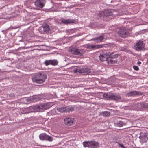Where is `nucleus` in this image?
I'll use <instances>...</instances> for the list:
<instances>
[{
  "label": "nucleus",
  "instance_id": "nucleus-1",
  "mask_svg": "<svg viewBox=\"0 0 148 148\" xmlns=\"http://www.w3.org/2000/svg\"><path fill=\"white\" fill-rule=\"evenodd\" d=\"M103 98L107 100H113L116 101H123L120 95L119 94L107 93H104L103 95Z\"/></svg>",
  "mask_w": 148,
  "mask_h": 148
},
{
  "label": "nucleus",
  "instance_id": "nucleus-2",
  "mask_svg": "<svg viewBox=\"0 0 148 148\" xmlns=\"http://www.w3.org/2000/svg\"><path fill=\"white\" fill-rule=\"evenodd\" d=\"M47 78V75L44 73H38L34 75L32 77V80L33 82L38 84H41L45 81Z\"/></svg>",
  "mask_w": 148,
  "mask_h": 148
},
{
  "label": "nucleus",
  "instance_id": "nucleus-3",
  "mask_svg": "<svg viewBox=\"0 0 148 148\" xmlns=\"http://www.w3.org/2000/svg\"><path fill=\"white\" fill-rule=\"evenodd\" d=\"M113 15L112 11L110 10H106L100 12L99 16L103 20L106 21H109L111 19L110 16Z\"/></svg>",
  "mask_w": 148,
  "mask_h": 148
},
{
  "label": "nucleus",
  "instance_id": "nucleus-4",
  "mask_svg": "<svg viewBox=\"0 0 148 148\" xmlns=\"http://www.w3.org/2000/svg\"><path fill=\"white\" fill-rule=\"evenodd\" d=\"M73 72L75 73H82L83 75H86L88 74H90L91 71L90 69L87 68H84L82 66L78 67L74 69L73 71Z\"/></svg>",
  "mask_w": 148,
  "mask_h": 148
},
{
  "label": "nucleus",
  "instance_id": "nucleus-5",
  "mask_svg": "<svg viewBox=\"0 0 148 148\" xmlns=\"http://www.w3.org/2000/svg\"><path fill=\"white\" fill-rule=\"evenodd\" d=\"M107 52L105 54H100L99 56L100 60L101 61L103 62L106 61L108 64H114L116 62V61L113 60H111L107 54Z\"/></svg>",
  "mask_w": 148,
  "mask_h": 148
},
{
  "label": "nucleus",
  "instance_id": "nucleus-6",
  "mask_svg": "<svg viewBox=\"0 0 148 148\" xmlns=\"http://www.w3.org/2000/svg\"><path fill=\"white\" fill-rule=\"evenodd\" d=\"M145 44L142 41H137L133 47V49L135 50L139 51L143 50L144 49Z\"/></svg>",
  "mask_w": 148,
  "mask_h": 148
},
{
  "label": "nucleus",
  "instance_id": "nucleus-7",
  "mask_svg": "<svg viewBox=\"0 0 148 148\" xmlns=\"http://www.w3.org/2000/svg\"><path fill=\"white\" fill-rule=\"evenodd\" d=\"M58 111L60 112H72L74 110V108L72 106H68L67 107H61L57 108Z\"/></svg>",
  "mask_w": 148,
  "mask_h": 148
},
{
  "label": "nucleus",
  "instance_id": "nucleus-8",
  "mask_svg": "<svg viewBox=\"0 0 148 148\" xmlns=\"http://www.w3.org/2000/svg\"><path fill=\"white\" fill-rule=\"evenodd\" d=\"M134 109L136 110H141L143 108H148V104L143 103H138L135 104L133 106Z\"/></svg>",
  "mask_w": 148,
  "mask_h": 148
},
{
  "label": "nucleus",
  "instance_id": "nucleus-9",
  "mask_svg": "<svg viewBox=\"0 0 148 148\" xmlns=\"http://www.w3.org/2000/svg\"><path fill=\"white\" fill-rule=\"evenodd\" d=\"M39 138L41 140L48 141L50 142L53 140V138L47 135L45 133H42L39 135Z\"/></svg>",
  "mask_w": 148,
  "mask_h": 148
},
{
  "label": "nucleus",
  "instance_id": "nucleus-10",
  "mask_svg": "<svg viewBox=\"0 0 148 148\" xmlns=\"http://www.w3.org/2000/svg\"><path fill=\"white\" fill-rule=\"evenodd\" d=\"M71 53L73 54L82 56L84 54L85 51L84 49H73L71 50Z\"/></svg>",
  "mask_w": 148,
  "mask_h": 148
},
{
  "label": "nucleus",
  "instance_id": "nucleus-11",
  "mask_svg": "<svg viewBox=\"0 0 148 148\" xmlns=\"http://www.w3.org/2000/svg\"><path fill=\"white\" fill-rule=\"evenodd\" d=\"M44 63L46 66L51 65L55 66L58 65V61L56 59L47 60L45 61Z\"/></svg>",
  "mask_w": 148,
  "mask_h": 148
},
{
  "label": "nucleus",
  "instance_id": "nucleus-12",
  "mask_svg": "<svg viewBox=\"0 0 148 148\" xmlns=\"http://www.w3.org/2000/svg\"><path fill=\"white\" fill-rule=\"evenodd\" d=\"M45 0H36L34 2L35 5L39 8H42L45 5Z\"/></svg>",
  "mask_w": 148,
  "mask_h": 148
},
{
  "label": "nucleus",
  "instance_id": "nucleus-13",
  "mask_svg": "<svg viewBox=\"0 0 148 148\" xmlns=\"http://www.w3.org/2000/svg\"><path fill=\"white\" fill-rule=\"evenodd\" d=\"M118 34L121 37L125 38L127 36L128 32L126 30L123 29H119L118 31Z\"/></svg>",
  "mask_w": 148,
  "mask_h": 148
},
{
  "label": "nucleus",
  "instance_id": "nucleus-14",
  "mask_svg": "<svg viewBox=\"0 0 148 148\" xmlns=\"http://www.w3.org/2000/svg\"><path fill=\"white\" fill-rule=\"evenodd\" d=\"M142 94V93L141 92H139L136 91H132L127 93L126 95V96L129 97L139 95Z\"/></svg>",
  "mask_w": 148,
  "mask_h": 148
},
{
  "label": "nucleus",
  "instance_id": "nucleus-15",
  "mask_svg": "<svg viewBox=\"0 0 148 148\" xmlns=\"http://www.w3.org/2000/svg\"><path fill=\"white\" fill-rule=\"evenodd\" d=\"M107 54L108 58H110L111 60H112V59L117 58L118 56L119 55L118 54L115 53V52H107Z\"/></svg>",
  "mask_w": 148,
  "mask_h": 148
},
{
  "label": "nucleus",
  "instance_id": "nucleus-16",
  "mask_svg": "<svg viewBox=\"0 0 148 148\" xmlns=\"http://www.w3.org/2000/svg\"><path fill=\"white\" fill-rule=\"evenodd\" d=\"M51 107V106L49 103L41 104L40 105V112H43L45 110L49 109Z\"/></svg>",
  "mask_w": 148,
  "mask_h": 148
},
{
  "label": "nucleus",
  "instance_id": "nucleus-17",
  "mask_svg": "<svg viewBox=\"0 0 148 148\" xmlns=\"http://www.w3.org/2000/svg\"><path fill=\"white\" fill-rule=\"evenodd\" d=\"M64 121L65 124L67 125H71L73 123L74 121L73 119L66 118L64 119Z\"/></svg>",
  "mask_w": 148,
  "mask_h": 148
},
{
  "label": "nucleus",
  "instance_id": "nucleus-18",
  "mask_svg": "<svg viewBox=\"0 0 148 148\" xmlns=\"http://www.w3.org/2000/svg\"><path fill=\"white\" fill-rule=\"evenodd\" d=\"M89 148H97L99 145V143L98 142L95 141H90L89 144Z\"/></svg>",
  "mask_w": 148,
  "mask_h": 148
},
{
  "label": "nucleus",
  "instance_id": "nucleus-19",
  "mask_svg": "<svg viewBox=\"0 0 148 148\" xmlns=\"http://www.w3.org/2000/svg\"><path fill=\"white\" fill-rule=\"evenodd\" d=\"M40 29L43 30L44 32H48L50 30V28L49 26L47 24L43 25L40 28Z\"/></svg>",
  "mask_w": 148,
  "mask_h": 148
},
{
  "label": "nucleus",
  "instance_id": "nucleus-20",
  "mask_svg": "<svg viewBox=\"0 0 148 148\" xmlns=\"http://www.w3.org/2000/svg\"><path fill=\"white\" fill-rule=\"evenodd\" d=\"M62 22L65 24H68L71 23H73L75 22V20L69 19H63L62 20Z\"/></svg>",
  "mask_w": 148,
  "mask_h": 148
},
{
  "label": "nucleus",
  "instance_id": "nucleus-21",
  "mask_svg": "<svg viewBox=\"0 0 148 148\" xmlns=\"http://www.w3.org/2000/svg\"><path fill=\"white\" fill-rule=\"evenodd\" d=\"M104 39V37L103 36H101L98 37H96L93 39H91L90 40H93L95 42H101Z\"/></svg>",
  "mask_w": 148,
  "mask_h": 148
},
{
  "label": "nucleus",
  "instance_id": "nucleus-22",
  "mask_svg": "<svg viewBox=\"0 0 148 148\" xmlns=\"http://www.w3.org/2000/svg\"><path fill=\"white\" fill-rule=\"evenodd\" d=\"M100 114L101 115H102L103 116L105 117L108 116L110 114V112L108 111H104L101 112Z\"/></svg>",
  "mask_w": 148,
  "mask_h": 148
},
{
  "label": "nucleus",
  "instance_id": "nucleus-23",
  "mask_svg": "<svg viewBox=\"0 0 148 148\" xmlns=\"http://www.w3.org/2000/svg\"><path fill=\"white\" fill-rule=\"evenodd\" d=\"M34 109L36 112H40V105H36L34 106L33 108Z\"/></svg>",
  "mask_w": 148,
  "mask_h": 148
},
{
  "label": "nucleus",
  "instance_id": "nucleus-24",
  "mask_svg": "<svg viewBox=\"0 0 148 148\" xmlns=\"http://www.w3.org/2000/svg\"><path fill=\"white\" fill-rule=\"evenodd\" d=\"M24 100L26 102V103H28L29 102L32 101H34L33 97L31 98H25L24 99Z\"/></svg>",
  "mask_w": 148,
  "mask_h": 148
},
{
  "label": "nucleus",
  "instance_id": "nucleus-25",
  "mask_svg": "<svg viewBox=\"0 0 148 148\" xmlns=\"http://www.w3.org/2000/svg\"><path fill=\"white\" fill-rule=\"evenodd\" d=\"M90 144V141H86V142H84L83 143V145L84 147H88L89 148V145Z\"/></svg>",
  "mask_w": 148,
  "mask_h": 148
},
{
  "label": "nucleus",
  "instance_id": "nucleus-26",
  "mask_svg": "<svg viewBox=\"0 0 148 148\" xmlns=\"http://www.w3.org/2000/svg\"><path fill=\"white\" fill-rule=\"evenodd\" d=\"M124 125L123 122L121 121H119L117 123V125L119 127H121Z\"/></svg>",
  "mask_w": 148,
  "mask_h": 148
},
{
  "label": "nucleus",
  "instance_id": "nucleus-27",
  "mask_svg": "<svg viewBox=\"0 0 148 148\" xmlns=\"http://www.w3.org/2000/svg\"><path fill=\"white\" fill-rule=\"evenodd\" d=\"M88 47L90 49H97L96 45H90L88 46Z\"/></svg>",
  "mask_w": 148,
  "mask_h": 148
},
{
  "label": "nucleus",
  "instance_id": "nucleus-28",
  "mask_svg": "<svg viewBox=\"0 0 148 148\" xmlns=\"http://www.w3.org/2000/svg\"><path fill=\"white\" fill-rule=\"evenodd\" d=\"M104 45H96L97 49L101 48L103 47Z\"/></svg>",
  "mask_w": 148,
  "mask_h": 148
},
{
  "label": "nucleus",
  "instance_id": "nucleus-29",
  "mask_svg": "<svg viewBox=\"0 0 148 148\" xmlns=\"http://www.w3.org/2000/svg\"><path fill=\"white\" fill-rule=\"evenodd\" d=\"M133 68L134 70L136 71H138L139 69L138 67L135 65H134L133 66Z\"/></svg>",
  "mask_w": 148,
  "mask_h": 148
},
{
  "label": "nucleus",
  "instance_id": "nucleus-30",
  "mask_svg": "<svg viewBox=\"0 0 148 148\" xmlns=\"http://www.w3.org/2000/svg\"><path fill=\"white\" fill-rule=\"evenodd\" d=\"M118 145H119L120 147H121L122 148H123L124 147V146L122 144H121L120 143H118Z\"/></svg>",
  "mask_w": 148,
  "mask_h": 148
},
{
  "label": "nucleus",
  "instance_id": "nucleus-31",
  "mask_svg": "<svg viewBox=\"0 0 148 148\" xmlns=\"http://www.w3.org/2000/svg\"><path fill=\"white\" fill-rule=\"evenodd\" d=\"M141 63L140 61H138L137 62V64L138 65H140L141 64Z\"/></svg>",
  "mask_w": 148,
  "mask_h": 148
},
{
  "label": "nucleus",
  "instance_id": "nucleus-32",
  "mask_svg": "<svg viewBox=\"0 0 148 148\" xmlns=\"http://www.w3.org/2000/svg\"><path fill=\"white\" fill-rule=\"evenodd\" d=\"M113 47H116V45L115 44H113Z\"/></svg>",
  "mask_w": 148,
  "mask_h": 148
},
{
  "label": "nucleus",
  "instance_id": "nucleus-33",
  "mask_svg": "<svg viewBox=\"0 0 148 148\" xmlns=\"http://www.w3.org/2000/svg\"><path fill=\"white\" fill-rule=\"evenodd\" d=\"M56 112V111L55 110H53L51 111V112Z\"/></svg>",
  "mask_w": 148,
  "mask_h": 148
},
{
  "label": "nucleus",
  "instance_id": "nucleus-34",
  "mask_svg": "<svg viewBox=\"0 0 148 148\" xmlns=\"http://www.w3.org/2000/svg\"><path fill=\"white\" fill-rule=\"evenodd\" d=\"M11 95H12V97H14L15 96L14 95L13 93Z\"/></svg>",
  "mask_w": 148,
  "mask_h": 148
},
{
  "label": "nucleus",
  "instance_id": "nucleus-35",
  "mask_svg": "<svg viewBox=\"0 0 148 148\" xmlns=\"http://www.w3.org/2000/svg\"><path fill=\"white\" fill-rule=\"evenodd\" d=\"M124 49V48L123 47H122V49H121V50H123Z\"/></svg>",
  "mask_w": 148,
  "mask_h": 148
},
{
  "label": "nucleus",
  "instance_id": "nucleus-36",
  "mask_svg": "<svg viewBox=\"0 0 148 148\" xmlns=\"http://www.w3.org/2000/svg\"><path fill=\"white\" fill-rule=\"evenodd\" d=\"M147 140H148V136L147 138Z\"/></svg>",
  "mask_w": 148,
  "mask_h": 148
}]
</instances>
